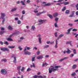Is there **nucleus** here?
<instances>
[{
  "mask_svg": "<svg viewBox=\"0 0 78 78\" xmlns=\"http://www.w3.org/2000/svg\"><path fill=\"white\" fill-rule=\"evenodd\" d=\"M52 68H49L48 69L49 73H51L52 72H55L58 70V68L61 67L60 66H52Z\"/></svg>",
  "mask_w": 78,
  "mask_h": 78,
  "instance_id": "nucleus-1",
  "label": "nucleus"
},
{
  "mask_svg": "<svg viewBox=\"0 0 78 78\" xmlns=\"http://www.w3.org/2000/svg\"><path fill=\"white\" fill-rule=\"evenodd\" d=\"M5 14L3 13H1V19H3L2 22V24L4 23L5 21Z\"/></svg>",
  "mask_w": 78,
  "mask_h": 78,
  "instance_id": "nucleus-2",
  "label": "nucleus"
},
{
  "mask_svg": "<svg viewBox=\"0 0 78 78\" xmlns=\"http://www.w3.org/2000/svg\"><path fill=\"white\" fill-rule=\"evenodd\" d=\"M46 21H47V20H38V22L39 23H38V25H42V24H43V23H44V22H46Z\"/></svg>",
  "mask_w": 78,
  "mask_h": 78,
  "instance_id": "nucleus-3",
  "label": "nucleus"
},
{
  "mask_svg": "<svg viewBox=\"0 0 78 78\" xmlns=\"http://www.w3.org/2000/svg\"><path fill=\"white\" fill-rule=\"evenodd\" d=\"M33 78H46L47 76H46L44 75L43 76H37L36 75H35V76H33Z\"/></svg>",
  "mask_w": 78,
  "mask_h": 78,
  "instance_id": "nucleus-4",
  "label": "nucleus"
},
{
  "mask_svg": "<svg viewBox=\"0 0 78 78\" xmlns=\"http://www.w3.org/2000/svg\"><path fill=\"white\" fill-rule=\"evenodd\" d=\"M1 50L3 51H9V50L7 48H1Z\"/></svg>",
  "mask_w": 78,
  "mask_h": 78,
  "instance_id": "nucleus-5",
  "label": "nucleus"
},
{
  "mask_svg": "<svg viewBox=\"0 0 78 78\" xmlns=\"http://www.w3.org/2000/svg\"><path fill=\"white\" fill-rule=\"evenodd\" d=\"M14 56H15V55L14 54H12V58H14V60H13V62H14V63H15V64H16V58H17V57H14Z\"/></svg>",
  "mask_w": 78,
  "mask_h": 78,
  "instance_id": "nucleus-6",
  "label": "nucleus"
},
{
  "mask_svg": "<svg viewBox=\"0 0 78 78\" xmlns=\"http://www.w3.org/2000/svg\"><path fill=\"white\" fill-rule=\"evenodd\" d=\"M41 35L40 34H39L37 35V37L38 38V41L40 44H41L42 41H41Z\"/></svg>",
  "mask_w": 78,
  "mask_h": 78,
  "instance_id": "nucleus-7",
  "label": "nucleus"
},
{
  "mask_svg": "<svg viewBox=\"0 0 78 78\" xmlns=\"http://www.w3.org/2000/svg\"><path fill=\"white\" fill-rule=\"evenodd\" d=\"M7 73V71L5 69H2L1 71V73L2 74H4V75H5Z\"/></svg>",
  "mask_w": 78,
  "mask_h": 78,
  "instance_id": "nucleus-8",
  "label": "nucleus"
},
{
  "mask_svg": "<svg viewBox=\"0 0 78 78\" xmlns=\"http://www.w3.org/2000/svg\"><path fill=\"white\" fill-rule=\"evenodd\" d=\"M24 54L25 55H30L31 54V53L30 52H29L28 51H24Z\"/></svg>",
  "mask_w": 78,
  "mask_h": 78,
  "instance_id": "nucleus-9",
  "label": "nucleus"
},
{
  "mask_svg": "<svg viewBox=\"0 0 78 78\" xmlns=\"http://www.w3.org/2000/svg\"><path fill=\"white\" fill-rule=\"evenodd\" d=\"M45 12H46V11H44L42 12H40L39 13H37L36 15L37 16H40V15H41V14H43V13H45Z\"/></svg>",
  "mask_w": 78,
  "mask_h": 78,
  "instance_id": "nucleus-10",
  "label": "nucleus"
},
{
  "mask_svg": "<svg viewBox=\"0 0 78 78\" xmlns=\"http://www.w3.org/2000/svg\"><path fill=\"white\" fill-rule=\"evenodd\" d=\"M59 14L58 12H55L53 14V16L54 17L56 18L57 17V16H58Z\"/></svg>",
  "mask_w": 78,
  "mask_h": 78,
  "instance_id": "nucleus-11",
  "label": "nucleus"
},
{
  "mask_svg": "<svg viewBox=\"0 0 78 78\" xmlns=\"http://www.w3.org/2000/svg\"><path fill=\"white\" fill-rule=\"evenodd\" d=\"M42 58H44L43 56L42 55H40L37 57V59H42Z\"/></svg>",
  "mask_w": 78,
  "mask_h": 78,
  "instance_id": "nucleus-12",
  "label": "nucleus"
},
{
  "mask_svg": "<svg viewBox=\"0 0 78 78\" xmlns=\"http://www.w3.org/2000/svg\"><path fill=\"white\" fill-rule=\"evenodd\" d=\"M68 59V57H65L64 58L61 59L60 60H59V62H62V61H64L65 59Z\"/></svg>",
  "mask_w": 78,
  "mask_h": 78,
  "instance_id": "nucleus-13",
  "label": "nucleus"
},
{
  "mask_svg": "<svg viewBox=\"0 0 78 78\" xmlns=\"http://www.w3.org/2000/svg\"><path fill=\"white\" fill-rule=\"evenodd\" d=\"M73 29V28H71L67 30V32H66V34H70V32L71 31V30Z\"/></svg>",
  "mask_w": 78,
  "mask_h": 78,
  "instance_id": "nucleus-14",
  "label": "nucleus"
},
{
  "mask_svg": "<svg viewBox=\"0 0 78 78\" xmlns=\"http://www.w3.org/2000/svg\"><path fill=\"white\" fill-rule=\"evenodd\" d=\"M33 65H30V68H32V67H34V68H36V66H35V64L34 63H32Z\"/></svg>",
  "mask_w": 78,
  "mask_h": 78,
  "instance_id": "nucleus-15",
  "label": "nucleus"
},
{
  "mask_svg": "<svg viewBox=\"0 0 78 78\" xmlns=\"http://www.w3.org/2000/svg\"><path fill=\"white\" fill-rule=\"evenodd\" d=\"M76 65L74 64L73 65V66L72 67V69H75L76 68Z\"/></svg>",
  "mask_w": 78,
  "mask_h": 78,
  "instance_id": "nucleus-16",
  "label": "nucleus"
},
{
  "mask_svg": "<svg viewBox=\"0 0 78 78\" xmlns=\"http://www.w3.org/2000/svg\"><path fill=\"white\" fill-rule=\"evenodd\" d=\"M67 51H66V53H67L68 54H70L71 53V51L69 49V48H67Z\"/></svg>",
  "mask_w": 78,
  "mask_h": 78,
  "instance_id": "nucleus-17",
  "label": "nucleus"
},
{
  "mask_svg": "<svg viewBox=\"0 0 78 78\" xmlns=\"http://www.w3.org/2000/svg\"><path fill=\"white\" fill-rule=\"evenodd\" d=\"M31 29V30H32L34 31V30H35V29H36V28H35V27H34V26H32Z\"/></svg>",
  "mask_w": 78,
  "mask_h": 78,
  "instance_id": "nucleus-18",
  "label": "nucleus"
},
{
  "mask_svg": "<svg viewBox=\"0 0 78 78\" xmlns=\"http://www.w3.org/2000/svg\"><path fill=\"white\" fill-rule=\"evenodd\" d=\"M64 36V34H61L59 36V37H58V40L59 39H60L61 37H63V36Z\"/></svg>",
  "mask_w": 78,
  "mask_h": 78,
  "instance_id": "nucleus-19",
  "label": "nucleus"
},
{
  "mask_svg": "<svg viewBox=\"0 0 78 78\" xmlns=\"http://www.w3.org/2000/svg\"><path fill=\"white\" fill-rule=\"evenodd\" d=\"M51 4L50 3H48L47 4H46L44 5V6H50Z\"/></svg>",
  "mask_w": 78,
  "mask_h": 78,
  "instance_id": "nucleus-20",
  "label": "nucleus"
},
{
  "mask_svg": "<svg viewBox=\"0 0 78 78\" xmlns=\"http://www.w3.org/2000/svg\"><path fill=\"white\" fill-rule=\"evenodd\" d=\"M17 9V8H14L13 9H12L11 10L12 12H14V11H16Z\"/></svg>",
  "mask_w": 78,
  "mask_h": 78,
  "instance_id": "nucleus-21",
  "label": "nucleus"
},
{
  "mask_svg": "<svg viewBox=\"0 0 78 78\" xmlns=\"http://www.w3.org/2000/svg\"><path fill=\"white\" fill-rule=\"evenodd\" d=\"M6 40H7L8 41H12V39L10 38H7L6 39Z\"/></svg>",
  "mask_w": 78,
  "mask_h": 78,
  "instance_id": "nucleus-22",
  "label": "nucleus"
},
{
  "mask_svg": "<svg viewBox=\"0 0 78 78\" xmlns=\"http://www.w3.org/2000/svg\"><path fill=\"white\" fill-rule=\"evenodd\" d=\"M47 16H48L50 19H53V16H52V15H51V14H48Z\"/></svg>",
  "mask_w": 78,
  "mask_h": 78,
  "instance_id": "nucleus-23",
  "label": "nucleus"
},
{
  "mask_svg": "<svg viewBox=\"0 0 78 78\" xmlns=\"http://www.w3.org/2000/svg\"><path fill=\"white\" fill-rule=\"evenodd\" d=\"M21 68V66H18L17 67V70H18V71H20V70Z\"/></svg>",
  "mask_w": 78,
  "mask_h": 78,
  "instance_id": "nucleus-24",
  "label": "nucleus"
},
{
  "mask_svg": "<svg viewBox=\"0 0 78 78\" xmlns=\"http://www.w3.org/2000/svg\"><path fill=\"white\" fill-rule=\"evenodd\" d=\"M9 48H15V46H8Z\"/></svg>",
  "mask_w": 78,
  "mask_h": 78,
  "instance_id": "nucleus-25",
  "label": "nucleus"
},
{
  "mask_svg": "<svg viewBox=\"0 0 78 78\" xmlns=\"http://www.w3.org/2000/svg\"><path fill=\"white\" fill-rule=\"evenodd\" d=\"M37 8L35 9L34 12H35V13H37V12H38V11L37 10Z\"/></svg>",
  "mask_w": 78,
  "mask_h": 78,
  "instance_id": "nucleus-26",
  "label": "nucleus"
},
{
  "mask_svg": "<svg viewBox=\"0 0 78 78\" xmlns=\"http://www.w3.org/2000/svg\"><path fill=\"white\" fill-rule=\"evenodd\" d=\"M1 61L2 62H6L7 61L6 59L5 58H4V59H2Z\"/></svg>",
  "mask_w": 78,
  "mask_h": 78,
  "instance_id": "nucleus-27",
  "label": "nucleus"
},
{
  "mask_svg": "<svg viewBox=\"0 0 78 78\" xmlns=\"http://www.w3.org/2000/svg\"><path fill=\"white\" fill-rule=\"evenodd\" d=\"M8 28L9 30H12L13 29L12 28V27H11L10 26H9Z\"/></svg>",
  "mask_w": 78,
  "mask_h": 78,
  "instance_id": "nucleus-28",
  "label": "nucleus"
},
{
  "mask_svg": "<svg viewBox=\"0 0 78 78\" xmlns=\"http://www.w3.org/2000/svg\"><path fill=\"white\" fill-rule=\"evenodd\" d=\"M64 4L65 5H68V4H69V2H64Z\"/></svg>",
  "mask_w": 78,
  "mask_h": 78,
  "instance_id": "nucleus-29",
  "label": "nucleus"
},
{
  "mask_svg": "<svg viewBox=\"0 0 78 78\" xmlns=\"http://www.w3.org/2000/svg\"><path fill=\"white\" fill-rule=\"evenodd\" d=\"M25 68H24L23 67H22L21 69V72H23L24 70H25Z\"/></svg>",
  "mask_w": 78,
  "mask_h": 78,
  "instance_id": "nucleus-30",
  "label": "nucleus"
},
{
  "mask_svg": "<svg viewBox=\"0 0 78 78\" xmlns=\"http://www.w3.org/2000/svg\"><path fill=\"white\" fill-rule=\"evenodd\" d=\"M13 34L14 35V34H19V32L17 31V32H16L14 33Z\"/></svg>",
  "mask_w": 78,
  "mask_h": 78,
  "instance_id": "nucleus-31",
  "label": "nucleus"
},
{
  "mask_svg": "<svg viewBox=\"0 0 78 78\" xmlns=\"http://www.w3.org/2000/svg\"><path fill=\"white\" fill-rule=\"evenodd\" d=\"M69 10H66L65 12V13L67 14H69Z\"/></svg>",
  "mask_w": 78,
  "mask_h": 78,
  "instance_id": "nucleus-32",
  "label": "nucleus"
},
{
  "mask_svg": "<svg viewBox=\"0 0 78 78\" xmlns=\"http://www.w3.org/2000/svg\"><path fill=\"white\" fill-rule=\"evenodd\" d=\"M46 43L48 44H49L51 43V44H52V43H54V42H50V41H47Z\"/></svg>",
  "mask_w": 78,
  "mask_h": 78,
  "instance_id": "nucleus-33",
  "label": "nucleus"
},
{
  "mask_svg": "<svg viewBox=\"0 0 78 78\" xmlns=\"http://www.w3.org/2000/svg\"><path fill=\"white\" fill-rule=\"evenodd\" d=\"M49 47V45H45L44 47V48H48Z\"/></svg>",
  "mask_w": 78,
  "mask_h": 78,
  "instance_id": "nucleus-34",
  "label": "nucleus"
},
{
  "mask_svg": "<svg viewBox=\"0 0 78 78\" xmlns=\"http://www.w3.org/2000/svg\"><path fill=\"white\" fill-rule=\"evenodd\" d=\"M68 25L69 26V27H73V24L69 23L68 24Z\"/></svg>",
  "mask_w": 78,
  "mask_h": 78,
  "instance_id": "nucleus-35",
  "label": "nucleus"
},
{
  "mask_svg": "<svg viewBox=\"0 0 78 78\" xmlns=\"http://www.w3.org/2000/svg\"><path fill=\"white\" fill-rule=\"evenodd\" d=\"M20 3H22V5H25V4L24 3V2H23V1H21L20 2Z\"/></svg>",
  "mask_w": 78,
  "mask_h": 78,
  "instance_id": "nucleus-36",
  "label": "nucleus"
},
{
  "mask_svg": "<svg viewBox=\"0 0 78 78\" xmlns=\"http://www.w3.org/2000/svg\"><path fill=\"white\" fill-rule=\"evenodd\" d=\"M18 48H19L20 50V51H22V48H21V46H19Z\"/></svg>",
  "mask_w": 78,
  "mask_h": 78,
  "instance_id": "nucleus-37",
  "label": "nucleus"
},
{
  "mask_svg": "<svg viewBox=\"0 0 78 78\" xmlns=\"http://www.w3.org/2000/svg\"><path fill=\"white\" fill-rule=\"evenodd\" d=\"M31 69L30 68H28L27 71V72H29V71H31Z\"/></svg>",
  "mask_w": 78,
  "mask_h": 78,
  "instance_id": "nucleus-38",
  "label": "nucleus"
},
{
  "mask_svg": "<svg viewBox=\"0 0 78 78\" xmlns=\"http://www.w3.org/2000/svg\"><path fill=\"white\" fill-rule=\"evenodd\" d=\"M17 23L19 24H20L21 23V21H20V20H18L17 21Z\"/></svg>",
  "mask_w": 78,
  "mask_h": 78,
  "instance_id": "nucleus-39",
  "label": "nucleus"
},
{
  "mask_svg": "<svg viewBox=\"0 0 78 78\" xmlns=\"http://www.w3.org/2000/svg\"><path fill=\"white\" fill-rule=\"evenodd\" d=\"M3 33H4V31H1V32H0V34L1 35H2V34H3Z\"/></svg>",
  "mask_w": 78,
  "mask_h": 78,
  "instance_id": "nucleus-40",
  "label": "nucleus"
},
{
  "mask_svg": "<svg viewBox=\"0 0 78 78\" xmlns=\"http://www.w3.org/2000/svg\"><path fill=\"white\" fill-rule=\"evenodd\" d=\"M4 44H5V45H9V43H8V42L7 41H5L4 43Z\"/></svg>",
  "mask_w": 78,
  "mask_h": 78,
  "instance_id": "nucleus-41",
  "label": "nucleus"
},
{
  "mask_svg": "<svg viewBox=\"0 0 78 78\" xmlns=\"http://www.w3.org/2000/svg\"><path fill=\"white\" fill-rule=\"evenodd\" d=\"M58 20H59V18L58 17H56L55 19V21H56V22H57Z\"/></svg>",
  "mask_w": 78,
  "mask_h": 78,
  "instance_id": "nucleus-42",
  "label": "nucleus"
},
{
  "mask_svg": "<svg viewBox=\"0 0 78 78\" xmlns=\"http://www.w3.org/2000/svg\"><path fill=\"white\" fill-rule=\"evenodd\" d=\"M34 60H35V57H33L32 59V62H33V61H34Z\"/></svg>",
  "mask_w": 78,
  "mask_h": 78,
  "instance_id": "nucleus-43",
  "label": "nucleus"
},
{
  "mask_svg": "<svg viewBox=\"0 0 78 78\" xmlns=\"http://www.w3.org/2000/svg\"><path fill=\"white\" fill-rule=\"evenodd\" d=\"M73 53H74V54H76V50L74 49L73 50Z\"/></svg>",
  "mask_w": 78,
  "mask_h": 78,
  "instance_id": "nucleus-44",
  "label": "nucleus"
},
{
  "mask_svg": "<svg viewBox=\"0 0 78 78\" xmlns=\"http://www.w3.org/2000/svg\"><path fill=\"white\" fill-rule=\"evenodd\" d=\"M58 33L57 32H56L55 33V37H58V34H57Z\"/></svg>",
  "mask_w": 78,
  "mask_h": 78,
  "instance_id": "nucleus-45",
  "label": "nucleus"
},
{
  "mask_svg": "<svg viewBox=\"0 0 78 78\" xmlns=\"http://www.w3.org/2000/svg\"><path fill=\"white\" fill-rule=\"evenodd\" d=\"M25 48H27V50H30V49H31V48L27 47V46L25 47Z\"/></svg>",
  "mask_w": 78,
  "mask_h": 78,
  "instance_id": "nucleus-46",
  "label": "nucleus"
},
{
  "mask_svg": "<svg viewBox=\"0 0 78 78\" xmlns=\"http://www.w3.org/2000/svg\"><path fill=\"white\" fill-rule=\"evenodd\" d=\"M73 31H77V30L76 29H74L72 30Z\"/></svg>",
  "mask_w": 78,
  "mask_h": 78,
  "instance_id": "nucleus-47",
  "label": "nucleus"
},
{
  "mask_svg": "<svg viewBox=\"0 0 78 78\" xmlns=\"http://www.w3.org/2000/svg\"><path fill=\"white\" fill-rule=\"evenodd\" d=\"M72 42L71 41H68L66 42V44H70Z\"/></svg>",
  "mask_w": 78,
  "mask_h": 78,
  "instance_id": "nucleus-48",
  "label": "nucleus"
},
{
  "mask_svg": "<svg viewBox=\"0 0 78 78\" xmlns=\"http://www.w3.org/2000/svg\"><path fill=\"white\" fill-rule=\"evenodd\" d=\"M65 10H66V7H64L62 9V11H64Z\"/></svg>",
  "mask_w": 78,
  "mask_h": 78,
  "instance_id": "nucleus-49",
  "label": "nucleus"
},
{
  "mask_svg": "<svg viewBox=\"0 0 78 78\" xmlns=\"http://www.w3.org/2000/svg\"><path fill=\"white\" fill-rule=\"evenodd\" d=\"M76 75V73H73L71 74L72 76H75Z\"/></svg>",
  "mask_w": 78,
  "mask_h": 78,
  "instance_id": "nucleus-50",
  "label": "nucleus"
},
{
  "mask_svg": "<svg viewBox=\"0 0 78 78\" xmlns=\"http://www.w3.org/2000/svg\"><path fill=\"white\" fill-rule=\"evenodd\" d=\"M71 13V14L72 15H73V16H74V14H75V11H73V12H72Z\"/></svg>",
  "mask_w": 78,
  "mask_h": 78,
  "instance_id": "nucleus-51",
  "label": "nucleus"
},
{
  "mask_svg": "<svg viewBox=\"0 0 78 78\" xmlns=\"http://www.w3.org/2000/svg\"><path fill=\"white\" fill-rule=\"evenodd\" d=\"M14 35V34H11L9 36V37L10 38H11V37H12V36Z\"/></svg>",
  "mask_w": 78,
  "mask_h": 78,
  "instance_id": "nucleus-52",
  "label": "nucleus"
},
{
  "mask_svg": "<svg viewBox=\"0 0 78 78\" xmlns=\"http://www.w3.org/2000/svg\"><path fill=\"white\" fill-rule=\"evenodd\" d=\"M55 27H58V25H57V23H55Z\"/></svg>",
  "mask_w": 78,
  "mask_h": 78,
  "instance_id": "nucleus-53",
  "label": "nucleus"
},
{
  "mask_svg": "<svg viewBox=\"0 0 78 78\" xmlns=\"http://www.w3.org/2000/svg\"><path fill=\"white\" fill-rule=\"evenodd\" d=\"M30 2H31V1L30 0H27V3H29Z\"/></svg>",
  "mask_w": 78,
  "mask_h": 78,
  "instance_id": "nucleus-54",
  "label": "nucleus"
},
{
  "mask_svg": "<svg viewBox=\"0 0 78 78\" xmlns=\"http://www.w3.org/2000/svg\"><path fill=\"white\" fill-rule=\"evenodd\" d=\"M0 44H1V45H3V43L2 41H0Z\"/></svg>",
  "mask_w": 78,
  "mask_h": 78,
  "instance_id": "nucleus-55",
  "label": "nucleus"
},
{
  "mask_svg": "<svg viewBox=\"0 0 78 78\" xmlns=\"http://www.w3.org/2000/svg\"><path fill=\"white\" fill-rule=\"evenodd\" d=\"M39 54H40V51H38L37 52V55H39Z\"/></svg>",
  "mask_w": 78,
  "mask_h": 78,
  "instance_id": "nucleus-56",
  "label": "nucleus"
},
{
  "mask_svg": "<svg viewBox=\"0 0 78 78\" xmlns=\"http://www.w3.org/2000/svg\"><path fill=\"white\" fill-rule=\"evenodd\" d=\"M73 16H74V15L71 14V15H70L69 16V17H73Z\"/></svg>",
  "mask_w": 78,
  "mask_h": 78,
  "instance_id": "nucleus-57",
  "label": "nucleus"
},
{
  "mask_svg": "<svg viewBox=\"0 0 78 78\" xmlns=\"http://www.w3.org/2000/svg\"><path fill=\"white\" fill-rule=\"evenodd\" d=\"M19 20V18H15V20Z\"/></svg>",
  "mask_w": 78,
  "mask_h": 78,
  "instance_id": "nucleus-58",
  "label": "nucleus"
},
{
  "mask_svg": "<svg viewBox=\"0 0 78 78\" xmlns=\"http://www.w3.org/2000/svg\"><path fill=\"white\" fill-rule=\"evenodd\" d=\"M62 3H57L56 5H61Z\"/></svg>",
  "mask_w": 78,
  "mask_h": 78,
  "instance_id": "nucleus-59",
  "label": "nucleus"
},
{
  "mask_svg": "<svg viewBox=\"0 0 78 78\" xmlns=\"http://www.w3.org/2000/svg\"><path fill=\"white\" fill-rule=\"evenodd\" d=\"M63 0H59L57 1V2H62Z\"/></svg>",
  "mask_w": 78,
  "mask_h": 78,
  "instance_id": "nucleus-60",
  "label": "nucleus"
},
{
  "mask_svg": "<svg viewBox=\"0 0 78 78\" xmlns=\"http://www.w3.org/2000/svg\"><path fill=\"white\" fill-rule=\"evenodd\" d=\"M22 13L23 14H25V12L24 10H23L22 11Z\"/></svg>",
  "mask_w": 78,
  "mask_h": 78,
  "instance_id": "nucleus-61",
  "label": "nucleus"
},
{
  "mask_svg": "<svg viewBox=\"0 0 78 78\" xmlns=\"http://www.w3.org/2000/svg\"><path fill=\"white\" fill-rule=\"evenodd\" d=\"M1 30L2 31H4V30H5V28H4L2 27L1 28Z\"/></svg>",
  "mask_w": 78,
  "mask_h": 78,
  "instance_id": "nucleus-62",
  "label": "nucleus"
},
{
  "mask_svg": "<svg viewBox=\"0 0 78 78\" xmlns=\"http://www.w3.org/2000/svg\"><path fill=\"white\" fill-rule=\"evenodd\" d=\"M55 48H58V46L57 45V44H55Z\"/></svg>",
  "mask_w": 78,
  "mask_h": 78,
  "instance_id": "nucleus-63",
  "label": "nucleus"
},
{
  "mask_svg": "<svg viewBox=\"0 0 78 78\" xmlns=\"http://www.w3.org/2000/svg\"><path fill=\"white\" fill-rule=\"evenodd\" d=\"M76 8H78V4H77L76 5Z\"/></svg>",
  "mask_w": 78,
  "mask_h": 78,
  "instance_id": "nucleus-64",
  "label": "nucleus"
}]
</instances>
